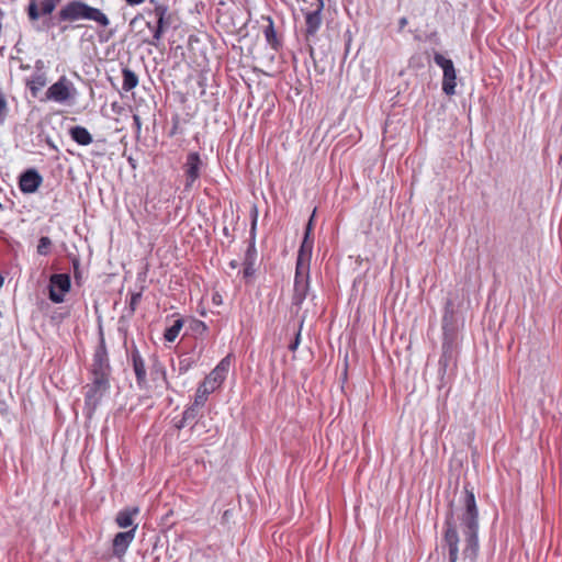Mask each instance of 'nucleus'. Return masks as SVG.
<instances>
[{"label": "nucleus", "mask_w": 562, "mask_h": 562, "mask_svg": "<svg viewBox=\"0 0 562 562\" xmlns=\"http://www.w3.org/2000/svg\"><path fill=\"white\" fill-rule=\"evenodd\" d=\"M460 507L454 509L453 502L449 503V509L445 518L443 546L449 550V562H457L459 558V533L457 530V515L465 538L463 555L474 562L479 553V509L475 501L474 488L469 482L463 484L459 498Z\"/></svg>", "instance_id": "nucleus-1"}, {"label": "nucleus", "mask_w": 562, "mask_h": 562, "mask_svg": "<svg viewBox=\"0 0 562 562\" xmlns=\"http://www.w3.org/2000/svg\"><path fill=\"white\" fill-rule=\"evenodd\" d=\"M78 20H90L101 26L110 24L109 18L98 8H93L81 0H72L64 5L57 15H50L45 22L47 27L55 26L61 22H75Z\"/></svg>", "instance_id": "nucleus-2"}, {"label": "nucleus", "mask_w": 562, "mask_h": 562, "mask_svg": "<svg viewBox=\"0 0 562 562\" xmlns=\"http://www.w3.org/2000/svg\"><path fill=\"white\" fill-rule=\"evenodd\" d=\"M149 3L154 4V9L148 10V13L154 14L156 18L153 34L146 35L143 30H138L136 35L139 36L143 44L158 47L164 33L171 26L172 15L169 12L168 5L156 0H149Z\"/></svg>", "instance_id": "nucleus-3"}, {"label": "nucleus", "mask_w": 562, "mask_h": 562, "mask_svg": "<svg viewBox=\"0 0 562 562\" xmlns=\"http://www.w3.org/2000/svg\"><path fill=\"white\" fill-rule=\"evenodd\" d=\"M312 258V248H299L295 278L293 304L300 306L305 300L310 288V262Z\"/></svg>", "instance_id": "nucleus-4"}, {"label": "nucleus", "mask_w": 562, "mask_h": 562, "mask_svg": "<svg viewBox=\"0 0 562 562\" xmlns=\"http://www.w3.org/2000/svg\"><path fill=\"white\" fill-rule=\"evenodd\" d=\"M85 415L91 419L103 396L110 390V379L93 378L85 387Z\"/></svg>", "instance_id": "nucleus-5"}, {"label": "nucleus", "mask_w": 562, "mask_h": 562, "mask_svg": "<svg viewBox=\"0 0 562 562\" xmlns=\"http://www.w3.org/2000/svg\"><path fill=\"white\" fill-rule=\"evenodd\" d=\"M434 61L443 71L441 85L442 92L449 97L456 94L457 70L453 61L438 52L434 53Z\"/></svg>", "instance_id": "nucleus-6"}, {"label": "nucleus", "mask_w": 562, "mask_h": 562, "mask_svg": "<svg viewBox=\"0 0 562 562\" xmlns=\"http://www.w3.org/2000/svg\"><path fill=\"white\" fill-rule=\"evenodd\" d=\"M70 288L71 279L68 273H53L47 285L48 299L55 304L63 303Z\"/></svg>", "instance_id": "nucleus-7"}, {"label": "nucleus", "mask_w": 562, "mask_h": 562, "mask_svg": "<svg viewBox=\"0 0 562 562\" xmlns=\"http://www.w3.org/2000/svg\"><path fill=\"white\" fill-rule=\"evenodd\" d=\"M91 373L93 378L100 379H110L111 375V366L109 362L108 350L105 340L102 335L93 353Z\"/></svg>", "instance_id": "nucleus-8"}, {"label": "nucleus", "mask_w": 562, "mask_h": 562, "mask_svg": "<svg viewBox=\"0 0 562 562\" xmlns=\"http://www.w3.org/2000/svg\"><path fill=\"white\" fill-rule=\"evenodd\" d=\"M71 91L76 92L71 81L66 76H61L58 81L53 83L45 92V100L55 101L58 103L66 102L72 97Z\"/></svg>", "instance_id": "nucleus-9"}, {"label": "nucleus", "mask_w": 562, "mask_h": 562, "mask_svg": "<svg viewBox=\"0 0 562 562\" xmlns=\"http://www.w3.org/2000/svg\"><path fill=\"white\" fill-rule=\"evenodd\" d=\"M203 167V161L198 151H191L187 156V160L183 165L186 182L184 190L189 191L192 189L193 184L201 177V169Z\"/></svg>", "instance_id": "nucleus-10"}, {"label": "nucleus", "mask_w": 562, "mask_h": 562, "mask_svg": "<svg viewBox=\"0 0 562 562\" xmlns=\"http://www.w3.org/2000/svg\"><path fill=\"white\" fill-rule=\"evenodd\" d=\"M324 10V1H319L318 4H312L311 10L302 9L305 16V37L310 41V37L315 36L322 25V12Z\"/></svg>", "instance_id": "nucleus-11"}, {"label": "nucleus", "mask_w": 562, "mask_h": 562, "mask_svg": "<svg viewBox=\"0 0 562 562\" xmlns=\"http://www.w3.org/2000/svg\"><path fill=\"white\" fill-rule=\"evenodd\" d=\"M457 313L451 299H448L443 307L442 335L443 339L457 341Z\"/></svg>", "instance_id": "nucleus-12"}, {"label": "nucleus", "mask_w": 562, "mask_h": 562, "mask_svg": "<svg viewBox=\"0 0 562 562\" xmlns=\"http://www.w3.org/2000/svg\"><path fill=\"white\" fill-rule=\"evenodd\" d=\"M456 355L457 341L442 339L441 356L438 361V374L440 376L441 382H443V378L447 374L449 367L451 364H454Z\"/></svg>", "instance_id": "nucleus-13"}, {"label": "nucleus", "mask_w": 562, "mask_h": 562, "mask_svg": "<svg viewBox=\"0 0 562 562\" xmlns=\"http://www.w3.org/2000/svg\"><path fill=\"white\" fill-rule=\"evenodd\" d=\"M262 258L259 256L257 248H246L243 258V277L246 283H250L260 267Z\"/></svg>", "instance_id": "nucleus-14"}, {"label": "nucleus", "mask_w": 562, "mask_h": 562, "mask_svg": "<svg viewBox=\"0 0 562 562\" xmlns=\"http://www.w3.org/2000/svg\"><path fill=\"white\" fill-rule=\"evenodd\" d=\"M130 358H131L133 371L135 373L137 386L140 390L147 389L148 381H147L145 360L136 347H133V349L131 350Z\"/></svg>", "instance_id": "nucleus-15"}, {"label": "nucleus", "mask_w": 562, "mask_h": 562, "mask_svg": "<svg viewBox=\"0 0 562 562\" xmlns=\"http://www.w3.org/2000/svg\"><path fill=\"white\" fill-rule=\"evenodd\" d=\"M136 529L137 525L133 526L130 530L117 532L114 536L112 541V553L114 557L120 559L126 553L130 544L135 538Z\"/></svg>", "instance_id": "nucleus-16"}, {"label": "nucleus", "mask_w": 562, "mask_h": 562, "mask_svg": "<svg viewBox=\"0 0 562 562\" xmlns=\"http://www.w3.org/2000/svg\"><path fill=\"white\" fill-rule=\"evenodd\" d=\"M232 363V355L224 357L205 379L210 384L220 386L226 379Z\"/></svg>", "instance_id": "nucleus-17"}, {"label": "nucleus", "mask_w": 562, "mask_h": 562, "mask_svg": "<svg viewBox=\"0 0 562 562\" xmlns=\"http://www.w3.org/2000/svg\"><path fill=\"white\" fill-rule=\"evenodd\" d=\"M19 190L21 196L16 194H14V196L18 200L16 203L22 204V198L35 192V168H29L20 176Z\"/></svg>", "instance_id": "nucleus-18"}, {"label": "nucleus", "mask_w": 562, "mask_h": 562, "mask_svg": "<svg viewBox=\"0 0 562 562\" xmlns=\"http://www.w3.org/2000/svg\"><path fill=\"white\" fill-rule=\"evenodd\" d=\"M138 506H130L121 509L115 516V522L120 528L126 529L135 526L134 518L139 514Z\"/></svg>", "instance_id": "nucleus-19"}, {"label": "nucleus", "mask_w": 562, "mask_h": 562, "mask_svg": "<svg viewBox=\"0 0 562 562\" xmlns=\"http://www.w3.org/2000/svg\"><path fill=\"white\" fill-rule=\"evenodd\" d=\"M262 19L268 22V25L263 29L266 42L272 49L279 50V48H281L282 46V42L277 35L272 18L270 15H267L262 16Z\"/></svg>", "instance_id": "nucleus-20"}, {"label": "nucleus", "mask_w": 562, "mask_h": 562, "mask_svg": "<svg viewBox=\"0 0 562 562\" xmlns=\"http://www.w3.org/2000/svg\"><path fill=\"white\" fill-rule=\"evenodd\" d=\"M69 136L74 142L81 146H88L93 140L90 132L81 125L71 126L69 128Z\"/></svg>", "instance_id": "nucleus-21"}, {"label": "nucleus", "mask_w": 562, "mask_h": 562, "mask_svg": "<svg viewBox=\"0 0 562 562\" xmlns=\"http://www.w3.org/2000/svg\"><path fill=\"white\" fill-rule=\"evenodd\" d=\"M215 390V385L210 384L204 380L196 389L193 405L198 407L204 406L207 396Z\"/></svg>", "instance_id": "nucleus-22"}, {"label": "nucleus", "mask_w": 562, "mask_h": 562, "mask_svg": "<svg viewBox=\"0 0 562 562\" xmlns=\"http://www.w3.org/2000/svg\"><path fill=\"white\" fill-rule=\"evenodd\" d=\"M150 360H151V364L149 367V370H150V375H151L153 380L160 378L166 383V387L168 389L169 383L167 381L165 366L162 364V362L159 361V359L156 355H153Z\"/></svg>", "instance_id": "nucleus-23"}, {"label": "nucleus", "mask_w": 562, "mask_h": 562, "mask_svg": "<svg viewBox=\"0 0 562 562\" xmlns=\"http://www.w3.org/2000/svg\"><path fill=\"white\" fill-rule=\"evenodd\" d=\"M123 83L122 89L126 92L132 91L138 85L137 75L130 68L125 67L122 69Z\"/></svg>", "instance_id": "nucleus-24"}, {"label": "nucleus", "mask_w": 562, "mask_h": 562, "mask_svg": "<svg viewBox=\"0 0 562 562\" xmlns=\"http://www.w3.org/2000/svg\"><path fill=\"white\" fill-rule=\"evenodd\" d=\"M184 325V319L182 317H178L173 321V324L165 329L164 338L168 342H172L178 337L180 330Z\"/></svg>", "instance_id": "nucleus-25"}, {"label": "nucleus", "mask_w": 562, "mask_h": 562, "mask_svg": "<svg viewBox=\"0 0 562 562\" xmlns=\"http://www.w3.org/2000/svg\"><path fill=\"white\" fill-rule=\"evenodd\" d=\"M209 330L207 325L196 318H190L188 321L187 331H190L195 337L203 336Z\"/></svg>", "instance_id": "nucleus-26"}, {"label": "nucleus", "mask_w": 562, "mask_h": 562, "mask_svg": "<svg viewBox=\"0 0 562 562\" xmlns=\"http://www.w3.org/2000/svg\"><path fill=\"white\" fill-rule=\"evenodd\" d=\"M315 213H316V209H314L312 215L308 218V222L305 225L303 240L300 246H312L314 243V239L312 238V233H313V228H314Z\"/></svg>", "instance_id": "nucleus-27"}, {"label": "nucleus", "mask_w": 562, "mask_h": 562, "mask_svg": "<svg viewBox=\"0 0 562 562\" xmlns=\"http://www.w3.org/2000/svg\"><path fill=\"white\" fill-rule=\"evenodd\" d=\"M140 25H144L145 27H147L149 30L148 35L153 34V29H154L155 24H153L150 21H145L143 14H137L130 21L131 31H135Z\"/></svg>", "instance_id": "nucleus-28"}, {"label": "nucleus", "mask_w": 562, "mask_h": 562, "mask_svg": "<svg viewBox=\"0 0 562 562\" xmlns=\"http://www.w3.org/2000/svg\"><path fill=\"white\" fill-rule=\"evenodd\" d=\"M61 0H43L40 4V7H37V18L42 14V15H48V14H52V12L55 10V8L57 7V4L60 2Z\"/></svg>", "instance_id": "nucleus-29"}, {"label": "nucleus", "mask_w": 562, "mask_h": 562, "mask_svg": "<svg viewBox=\"0 0 562 562\" xmlns=\"http://www.w3.org/2000/svg\"><path fill=\"white\" fill-rule=\"evenodd\" d=\"M72 268H74V279H75V283L80 286L82 284V281H83V273H82V270L80 269V261L78 258H74L72 259Z\"/></svg>", "instance_id": "nucleus-30"}, {"label": "nucleus", "mask_w": 562, "mask_h": 562, "mask_svg": "<svg viewBox=\"0 0 562 562\" xmlns=\"http://www.w3.org/2000/svg\"><path fill=\"white\" fill-rule=\"evenodd\" d=\"M193 363L194 361L189 357L180 358L178 363L179 373L184 374L186 372H188Z\"/></svg>", "instance_id": "nucleus-31"}, {"label": "nucleus", "mask_w": 562, "mask_h": 562, "mask_svg": "<svg viewBox=\"0 0 562 562\" xmlns=\"http://www.w3.org/2000/svg\"><path fill=\"white\" fill-rule=\"evenodd\" d=\"M199 408L200 407H198L193 404L188 406L182 414V416L184 417V420L190 422V420L195 419V417L198 416V413H199Z\"/></svg>", "instance_id": "nucleus-32"}, {"label": "nucleus", "mask_w": 562, "mask_h": 562, "mask_svg": "<svg viewBox=\"0 0 562 562\" xmlns=\"http://www.w3.org/2000/svg\"><path fill=\"white\" fill-rule=\"evenodd\" d=\"M303 326V321H301L299 328L295 333L294 339L289 344V350L295 351L301 342V329Z\"/></svg>", "instance_id": "nucleus-33"}, {"label": "nucleus", "mask_w": 562, "mask_h": 562, "mask_svg": "<svg viewBox=\"0 0 562 562\" xmlns=\"http://www.w3.org/2000/svg\"><path fill=\"white\" fill-rule=\"evenodd\" d=\"M140 300H142L140 291L132 293L130 304H128L131 314H133L136 311V307H137L138 303L140 302Z\"/></svg>", "instance_id": "nucleus-34"}, {"label": "nucleus", "mask_w": 562, "mask_h": 562, "mask_svg": "<svg viewBox=\"0 0 562 562\" xmlns=\"http://www.w3.org/2000/svg\"><path fill=\"white\" fill-rule=\"evenodd\" d=\"M26 87L29 88L32 97H35V77L31 76L25 80Z\"/></svg>", "instance_id": "nucleus-35"}, {"label": "nucleus", "mask_w": 562, "mask_h": 562, "mask_svg": "<svg viewBox=\"0 0 562 562\" xmlns=\"http://www.w3.org/2000/svg\"><path fill=\"white\" fill-rule=\"evenodd\" d=\"M27 14L31 21H35V0H30L27 5Z\"/></svg>", "instance_id": "nucleus-36"}, {"label": "nucleus", "mask_w": 562, "mask_h": 562, "mask_svg": "<svg viewBox=\"0 0 562 562\" xmlns=\"http://www.w3.org/2000/svg\"><path fill=\"white\" fill-rule=\"evenodd\" d=\"M310 56L311 58L313 59V63H314V68L315 70L318 72V74H324L325 69L324 68H321V66H318L315 57H314V48L312 46H310Z\"/></svg>", "instance_id": "nucleus-37"}, {"label": "nucleus", "mask_w": 562, "mask_h": 562, "mask_svg": "<svg viewBox=\"0 0 562 562\" xmlns=\"http://www.w3.org/2000/svg\"><path fill=\"white\" fill-rule=\"evenodd\" d=\"M133 123H134L136 132L139 133L140 128H142V120H140L139 115H137V114L133 115Z\"/></svg>", "instance_id": "nucleus-38"}, {"label": "nucleus", "mask_w": 562, "mask_h": 562, "mask_svg": "<svg viewBox=\"0 0 562 562\" xmlns=\"http://www.w3.org/2000/svg\"><path fill=\"white\" fill-rule=\"evenodd\" d=\"M212 303L214 305H221L223 303V297H222V295L218 292H215L212 295Z\"/></svg>", "instance_id": "nucleus-39"}, {"label": "nucleus", "mask_w": 562, "mask_h": 562, "mask_svg": "<svg viewBox=\"0 0 562 562\" xmlns=\"http://www.w3.org/2000/svg\"><path fill=\"white\" fill-rule=\"evenodd\" d=\"M46 83H47L46 76H45V75H40V74H37V90H38L41 87H44Z\"/></svg>", "instance_id": "nucleus-40"}, {"label": "nucleus", "mask_w": 562, "mask_h": 562, "mask_svg": "<svg viewBox=\"0 0 562 562\" xmlns=\"http://www.w3.org/2000/svg\"><path fill=\"white\" fill-rule=\"evenodd\" d=\"M37 246H50V239L46 236H42L38 240Z\"/></svg>", "instance_id": "nucleus-41"}, {"label": "nucleus", "mask_w": 562, "mask_h": 562, "mask_svg": "<svg viewBox=\"0 0 562 562\" xmlns=\"http://www.w3.org/2000/svg\"><path fill=\"white\" fill-rule=\"evenodd\" d=\"M8 414V406L3 401H0V415L5 416Z\"/></svg>", "instance_id": "nucleus-42"}, {"label": "nucleus", "mask_w": 562, "mask_h": 562, "mask_svg": "<svg viewBox=\"0 0 562 562\" xmlns=\"http://www.w3.org/2000/svg\"><path fill=\"white\" fill-rule=\"evenodd\" d=\"M13 60H15V61H19V63H20V68H21V69H30V68H31V66H30L29 64H24V63L22 61V59H21L19 56L13 57Z\"/></svg>", "instance_id": "nucleus-43"}, {"label": "nucleus", "mask_w": 562, "mask_h": 562, "mask_svg": "<svg viewBox=\"0 0 562 562\" xmlns=\"http://www.w3.org/2000/svg\"><path fill=\"white\" fill-rule=\"evenodd\" d=\"M188 424V420H184V417L182 416L180 420H178L175 426L178 429H182Z\"/></svg>", "instance_id": "nucleus-44"}, {"label": "nucleus", "mask_w": 562, "mask_h": 562, "mask_svg": "<svg viewBox=\"0 0 562 562\" xmlns=\"http://www.w3.org/2000/svg\"><path fill=\"white\" fill-rule=\"evenodd\" d=\"M7 110V101L0 95V114H2Z\"/></svg>", "instance_id": "nucleus-45"}, {"label": "nucleus", "mask_w": 562, "mask_h": 562, "mask_svg": "<svg viewBox=\"0 0 562 562\" xmlns=\"http://www.w3.org/2000/svg\"><path fill=\"white\" fill-rule=\"evenodd\" d=\"M408 21H407V18L403 16L398 20V29L400 31H402L406 25H407Z\"/></svg>", "instance_id": "nucleus-46"}, {"label": "nucleus", "mask_w": 562, "mask_h": 562, "mask_svg": "<svg viewBox=\"0 0 562 562\" xmlns=\"http://www.w3.org/2000/svg\"><path fill=\"white\" fill-rule=\"evenodd\" d=\"M257 216H258V211H257V207L254 206L252 207V223H251V226H252V229L255 228L256 226V223H257Z\"/></svg>", "instance_id": "nucleus-47"}, {"label": "nucleus", "mask_w": 562, "mask_h": 562, "mask_svg": "<svg viewBox=\"0 0 562 562\" xmlns=\"http://www.w3.org/2000/svg\"><path fill=\"white\" fill-rule=\"evenodd\" d=\"M127 4L130 5H137L143 3L145 0H125Z\"/></svg>", "instance_id": "nucleus-48"}, {"label": "nucleus", "mask_w": 562, "mask_h": 562, "mask_svg": "<svg viewBox=\"0 0 562 562\" xmlns=\"http://www.w3.org/2000/svg\"><path fill=\"white\" fill-rule=\"evenodd\" d=\"M50 248H37V254L40 255H48Z\"/></svg>", "instance_id": "nucleus-49"}, {"label": "nucleus", "mask_w": 562, "mask_h": 562, "mask_svg": "<svg viewBox=\"0 0 562 562\" xmlns=\"http://www.w3.org/2000/svg\"><path fill=\"white\" fill-rule=\"evenodd\" d=\"M239 265H240V263H239V261H238V260H236V259H234V260H232V261L229 262V266H231L233 269L237 268Z\"/></svg>", "instance_id": "nucleus-50"}, {"label": "nucleus", "mask_w": 562, "mask_h": 562, "mask_svg": "<svg viewBox=\"0 0 562 562\" xmlns=\"http://www.w3.org/2000/svg\"><path fill=\"white\" fill-rule=\"evenodd\" d=\"M177 127H178V121L175 122L173 126H172V130L170 132V135H175L177 133Z\"/></svg>", "instance_id": "nucleus-51"}, {"label": "nucleus", "mask_w": 562, "mask_h": 562, "mask_svg": "<svg viewBox=\"0 0 562 562\" xmlns=\"http://www.w3.org/2000/svg\"><path fill=\"white\" fill-rule=\"evenodd\" d=\"M42 181H43V178H42V176L37 172V188L42 184Z\"/></svg>", "instance_id": "nucleus-52"}, {"label": "nucleus", "mask_w": 562, "mask_h": 562, "mask_svg": "<svg viewBox=\"0 0 562 562\" xmlns=\"http://www.w3.org/2000/svg\"><path fill=\"white\" fill-rule=\"evenodd\" d=\"M4 266V259L2 258V256L0 255V269H2V267Z\"/></svg>", "instance_id": "nucleus-53"}, {"label": "nucleus", "mask_w": 562, "mask_h": 562, "mask_svg": "<svg viewBox=\"0 0 562 562\" xmlns=\"http://www.w3.org/2000/svg\"><path fill=\"white\" fill-rule=\"evenodd\" d=\"M69 27H70L69 25H63V26L60 27V31H61V32H66Z\"/></svg>", "instance_id": "nucleus-54"}, {"label": "nucleus", "mask_w": 562, "mask_h": 562, "mask_svg": "<svg viewBox=\"0 0 562 562\" xmlns=\"http://www.w3.org/2000/svg\"><path fill=\"white\" fill-rule=\"evenodd\" d=\"M128 162L132 165V167H133V168H135V161H134V159H133V158H131V157H130V158H128Z\"/></svg>", "instance_id": "nucleus-55"}, {"label": "nucleus", "mask_w": 562, "mask_h": 562, "mask_svg": "<svg viewBox=\"0 0 562 562\" xmlns=\"http://www.w3.org/2000/svg\"><path fill=\"white\" fill-rule=\"evenodd\" d=\"M20 46H21V42H18V43H16V46H15V47H16L18 53H20V52L22 50Z\"/></svg>", "instance_id": "nucleus-56"}, {"label": "nucleus", "mask_w": 562, "mask_h": 562, "mask_svg": "<svg viewBox=\"0 0 562 562\" xmlns=\"http://www.w3.org/2000/svg\"><path fill=\"white\" fill-rule=\"evenodd\" d=\"M36 65H37V70H40L42 61L37 59Z\"/></svg>", "instance_id": "nucleus-57"}, {"label": "nucleus", "mask_w": 562, "mask_h": 562, "mask_svg": "<svg viewBox=\"0 0 562 562\" xmlns=\"http://www.w3.org/2000/svg\"><path fill=\"white\" fill-rule=\"evenodd\" d=\"M415 61H416V57H412L411 58V64L413 65V64H415Z\"/></svg>", "instance_id": "nucleus-58"}]
</instances>
